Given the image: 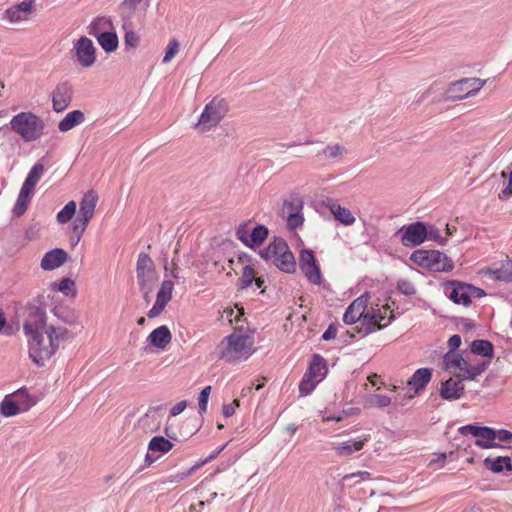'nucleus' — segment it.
<instances>
[{
  "instance_id": "obj_19",
  "label": "nucleus",
  "mask_w": 512,
  "mask_h": 512,
  "mask_svg": "<svg viewBox=\"0 0 512 512\" xmlns=\"http://www.w3.org/2000/svg\"><path fill=\"white\" fill-rule=\"evenodd\" d=\"M33 4V0H24L18 5L8 8L4 13V19L10 23L26 21L33 10Z\"/></svg>"
},
{
  "instance_id": "obj_8",
  "label": "nucleus",
  "mask_w": 512,
  "mask_h": 512,
  "mask_svg": "<svg viewBox=\"0 0 512 512\" xmlns=\"http://www.w3.org/2000/svg\"><path fill=\"white\" fill-rule=\"evenodd\" d=\"M485 84L486 80L480 78H463L452 82L446 90V95L451 100H462L475 95Z\"/></svg>"
},
{
  "instance_id": "obj_53",
  "label": "nucleus",
  "mask_w": 512,
  "mask_h": 512,
  "mask_svg": "<svg viewBox=\"0 0 512 512\" xmlns=\"http://www.w3.org/2000/svg\"><path fill=\"white\" fill-rule=\"evenodd\" d=\"M316 262L315 256L311 250L303 249L300 253L299 266L300 269L313 265Z\"/></svg>"
},
{
  "instance_id": "obj_16",
  "label": "nucleus",
  "mask_w": 512,
  "mask_h": 512,
  "mask_svg": "<svg viewBox=\"0 0 512 512\" xmlns=\"http://www.w3.org/2000/svg\"><path fill=\"white\" fill-rule=\"evenodd\" d=\"M370 440V435L359 437L358 439H348L342 442L332 443V450L338 457H348L355 452L362 450L365 444Z\"/></svg>"
},
{
  "instance_id": "obj_14",
  "label": "nucleus",
  "mask_w": 512,
  "mask_h": 512,
  "mask_svg": "<svg viewBox=\"0 0 512 512\" xmlns=\"http://www.w3.org/2000/svg\"><path fill=\"white\" fill-rule=\"evenodd\" d=\"M461 434L470 433L477 437L475 444L481 448L495 447L494 429L485 426L466 425L459 428Z\"/></svg>"
},
{
  "instance_id": "obj_42",
  "label": "nucleus",
  "mask_w": 512,
  "mask_h": 512,
  "mask_svg": "<svg viewBox=\"0 0 512 512\" xmlns=\"http://www.w3.org/2000/svg\"><path fill=\"white\" fill-rule=\"evenodd\" d=\"M320 383L315 378H312L310 375L305 373L303 378L299 384V393L300 396H307L312 393V391L316 388V386Z\"/></svg>"
},
{
  "instance_id": "obj_58",
  "label": "nucleus",
  "mask_w": 512,
  "mask_h": 512,
  "mask_svg": "<svg viewBox=\"0 0 512 512\" xmlns=\"http://www.w3.org/2000/svg\"><path fill=\"white\" fill-rule=\"evenodd\" d=\"M427 239L434 240L440 245H445L447 242V237H442L439 229L435 227H430L427 229Z\"/></svg>"
},
{
  "instance_id": "obj_62",
  "label": "nucleus",
  "mask_w": 512,
  "mask_h": 512,
  "mask_svg": "<svg viewBox=\"0 0 512 512\" xmlns=\"http://www.w3.org/2000/svg\"><path fill=\"white\" fill-rule=\"evenodd\" d=\"M33 192L34 191L30 190L29 188L22 186L17 201L28 204L31 200Z\"/></svg>"
},
{
  "instance_id": "obj_23",
  "label": "nucleus",
  "mask_w": 512,
  "mask_h": 512,
  "mask_svg": "<svg viewBox=\"0 0 512 512\" xmlns=\"http://www.w3.org/2000/svg\"><path fill=\"white\" fill-rule=\"evenodd\" d=\"M327 207L334 218L345 226H351L355 223L356 218L353 213L346 207L341 206L338 202L330 200Z\"/></svg>"
},
{
  "instance_id": "obj_6",
  "label": "nucleus",
  "mask_w": 512,
  "mask_h": 512,
  "mask_svg": "<svg viewBox=\"0 0 512 512\" xmlns=\"http://www.w3.org/2000/svg\"><path fill=\"white\" fill-rule=\"evenodd\" d=\"M136 276L140 289H144L146 294L151 293L157 281V274L153 260L146 253L138 255Z\"/></svg>"
},
{
  "instance_id": "obj_43",
  "label": "nucleus",
  "mask_w": 512,
  "mask_h": 512,
  "mask_svg": "<svg viewBox=\"0 0 512 512\" xmlns=\"http://www.w3.org/2000/svg\"><path fill=\"white\" fill-rule=\"evenodd\" d=\"M493 277L498 280L512 281V260H506L493 271Z\"/></svg>"
},
{
  "instance_id": "obj_60",
  "label": "nucleus",
  "mask_w": 512,
  "mask_h": 512,
  "mask_svg": "<svg viewBox=\"0 0 512 512\" xmlns=\"http://www.w3.org/2000/svg\"><path fill=\"white\" fill-rule=\"evenodd\" d=\"M494 439H497L500 442H509L512 439V432L506 429H494Z\"/></svg>"
},
{
  "instance_id": "obj_52",
  "label": "nucleus",
  "mask_w": 512,
  "mask_h": 512,
  "mask_svg": "<svg viewBox=\"0 0 512 512\" xmlns=\"http://www.w3.org/2000/svg\"><path fill=\"white\" fill-rule=\"evenodd\" d=\"M198 468H200V465H194L186 472H179L175 475L170 476L169 479L166 480L165 482L166 483H179V482L185 480L190 475H192Z\"/></svg>"
},
{
  "instance_id": "obj_55",
  "label": "nucleus",
  "mask_w": 512,
  "mask_h": 512,
  "mask_svg": "<svg viewBox=\"0 0 512 512\" xmlns=\"http://www.w3.org/2000/svg\"><path fill=\"white\" fill-rule=\"evenodd\" d=\"M211 392V386H206L202 389L198 399L199 411L204 413L207 410L208 399Z\"/></svg>"
},
{
  "instance_id": "obj_63",
  "label": "nucleus",
  "mask_w": 512,
  "mask_h": 512,
  "mask_svg": "<svg viewBox=\"0 0 512 512\" xmlns=\"http://www.w3.org/2000/svg\"><path fill=\"white\" fill-rule=\"evenodd\" d=\"M239 406V401L237 399L233 400L229 404H225L222 408V413L225 417H231L236 410V407Z\"/></svg>"
},
{
  "instance_id": "obj_41",
  "label": "nucleus",
  "mask_w": 512,
  "mask_h": 512,
  "mask_svg": "<svg viewBox=\"0 0 512 512\" xmlns=\"http://www.w3.org/2000/svg\"><path fill=\"white\" fill-rule=\"evenodd\" d=\"M346 153V148L341 144L327 145L320 152L319 156H323L326 159H335Z\"/></svg>"
},
{
  "instance_id": "obj_22",
  "label": "nucleus",
  "mask_w": 512,
  "mask_h": 512,
  "mask_svg": "<svg viewBox=\"0 0 512 512\" xmlns=\"http://www.w3.org/2000/svg\"><path fill=\"white\" fill-rule=\"evenodd\" d=\"M462 381L463 380H460L459 378L457 380L449 378L442 382L440 396L445 400L459 399L464 392V385L462 384Z\"/></svg>"
},
{
  "instance_id": "obj_28",
  "label": "nucleus",
  "mask_w": 512,
  "mask_h": 512,
  "mask_svg": "<svg viewBox=\"0 0 512 512\" xmlns=\"http://www.w3.org/2000/svg\"><path fill=\"white\" fill-rule=\"evenodd\" d=\"M85 120L84 113L80 110H73L58 123V129L61 132H68L74 127L82 124Z\"/></svg>"
},
{
  "instance_id": "obj_11",
  "label": "nucleus",
  "mask_w": 512,
  "mask_h": 512,
  "mask_svg": "<svg viewBox=\"0 0 512 512\" xmlns=\"http://www.w3.org/2000/svg\"><path fill=\"white\" fill-rule=\"evenodd\" d=\"M45 336H47V347L40 349V354L44 358H52L60 347V344L67 341L70 338V332L67 328L50 324L44 330Z\"/></svg>"
},
{
  "instance_id": "obj_34",
  "label": "nucleus",
  "mask_w": 512,
  "mask_h": 512,
  "mask_svg": "<svg viewBox=\"0 0 512 512\" xmlns=\"http://www.w3.org/2000/svg\"><path fill=\"white\" fill-rule=\"evenodd\" d=\"M29 407L22 409L20 405L12 400V396H6L0 404V413L3 416L11 417L19 414L22 410H27Z\"/></svg>"
},
{
  "instance_id": "obj_9",
  "label": "nucleus",
  "mask_w": 512,
  "mask_h": 512,
  "mask_svg": "<svg viewBox=\"0 0 512 512\" xmlns=\"http://www.w3.org/2000/svg\"><path fill=\"white\" fill-rule=\"evenodd\" d=\"M71 53L75 62L83 68L92 67L97 60L96 47L93 41L86 36H81L73 41Z\"/></svg>"
},
{
  "instance_id": "obj_54",
  "label": "nucleus",
  "mask_w": 512,
  "mask_h": 512,
  "mask_svg": "<svg viewBox=\"0 0 512 512\" xmlns=\"http://www.w3.org/2000/svg\"><path fill=\"white\" fill-rule=\"evenodd\" d=\"M250 231L248 229V223L241 224L236 230L237 238L246 246L249 247Z\"/></svg>"
},
{
  "instance_id": "obj_46",
  "label": "nucleus",
  "mask_w": 512,
  "mask_h": 512,
  "mask_svg": "<svg viewBox=\"0 0 512 512\" xmlns=\"http://www.w3.org/2000/svg\"><path fill=\"white\" fill-rule=\"evenodd\" d=\"M123 24H122V28L123 30L125 31V36H124V42L127 46H130V47H137L138 44H139V37L138 35L132 30V22L131 21H128V26L126 28V22L125 21H122Z\"/></svg>"
},
{
  "instance_id": "obj_35",
  "label": "nucleus",
  "mask_w": 512,
  "mask_h": 512,
  "mask_svg": "<svg viewBox=\"0 0 512 512\" xmlns=\"http://www.w3.org/2000/svg\"><path fill=\"white\" fill-rule=\"evenodd\" d=\"M269 230L264 225H257L250 233L249 247L256 248L263 244L268 237Z\"/></svg>"
},
{
  "instance_id": "obj_24",
  "label": "nucleus",
  "mask_w": 512,
  "mask_h": 512,
  "mask_svg": "<svg viewBox=\"0 0 512 512\" xmlns=\"http://www.w3.org/2000/svg\"><path fill=\"white\" fill-rule=\"evenodd\" d=\"M147 340L151 345L163 350L171 342L172 335L169 328L166 325H162L154 329L149 334Z\"/></svg>"
},
{
  "instance_id": "obj_39",
  "label": "nucleus",
  "mask_w": 512,
  "mask_h": 512,
  "mask_svg": "<svg viewBox=\"0 0 512 512\" xmlns=\"http://www.w3.org/2000/svg\"><path fill=\"white\" fill-rule=\"evenodd\" d=\"M361 322V328L359 332L367 335L374 331L380 330L379 324L376 323L375 315L371 314L370 311H367L363 316Z\"/></svg>"
},
{
  "instance_id": "obj_5",
  "label": "nucleus",
  "mask_w": 512,
  "mask_h": 512,
  "mask_svg": "<svg viewBox=\"0 0 512 512\" xmlns=\"http://www.w3.org/2000/svg\"><path fill=\"white\" fill-rule=\"evenodd\" d=\"M411 260L422 267L438 272L450 271L454 267L453 261L446 254L437 250L414 251Z\"/></svg>"
},
{
  "instance_id": "obj_26",
  "label": "nucleus",
  "mask_w": 512,
  "mask_h": 512,
  "mask_svg": "<svg viewBox=\"0 0 512 512\" xmlns=\"http://www.w3.org/2000/svg\"><path fill=\"white\" fill-rule=\"evenodd\" d=\"M448 285L451 286V291L448 295L450 300H452L455 304H462L464 306L470 305L467 284L452 281Z\"/></svg>"
},
{
  "instance_id": "obj_29",
  "label": "nucleus",
  "mask_w": 512,
  "mask_h": 512,
  "mask_svg": "<svg viewBox=\"0 0 512 512\" xmlns=\"http://www.w3.org/2000/svg\"><path fill=\"white\" fill-rule=\"evenodd\" d=\"M432 377V370L429 368H420L417 369L413 375L408 380L407 384L415 389V391H419L424 388Z\"/></svg>"
},
{
  "instance_id": "obj_25",
  "label": "nucleus",
  "mask_w": 512,
  "mask_h": 512,
  "mask_svg": "<svg viewBox=\"0 0 512 512\" xmlns=\"http://www.w3.org/2000/svg\"><path fill=\"white\" fill-rule=\"evenodd\" d=\"M327 372L328 366L325 358L319 354H314L305 373L321 382L326 377Z\"/></svg>"
},
{
  "instance_id": "obj_38",
  "label": "nucleus",
  "mask_w": 512,
  "mask_h": 512,
  "mask_svg": "<svg viewBox=\"0 0 512 512\" xmlns=\"http://www.w3.org/2000/svg\"><path fill=\"white\" fill-rule=\"evenodd\" d=\"M76 202L69 201L56 215V220L59 224L68 223L76 213Z\"/></svg>"
},
{
  "instance_id": "obj_56",
  "label": "nucleus",
  "mask_w": 512,
  "mask_h": 512,
  "mask_svg": "<svg viewBox=\"0 0 512 512\" xmlns=\"http://www.w3.org/2000/svg\"><path fill=\"white\" fill-rule=\"evenodd\" d=\"M398 289L402 294L407 296H411L416 293L415 286L412 284V282L406 279H400L398 281Z\"/></svg>"
},
{
  "instance_id": "obj_18",
  "label": "nucleus",
  "mask_w": 512,
  "mask_h": 512,
  "mask_svg": "<svg viewBox=\"0 0 512 512\" xmlns=\"http://www.w3.org/2000/svg\"><path fill=\"white\" fill-rule=\"evenodd\" d=\"M28 337V346H29V357L37 366H44L45 363L51 358H44L42 354H40V349H44L47 347V336H44V331L42 333H37L33 335H29Z\"/></svg>"
},
{
  "instance_id": "obj_33",
  "label": "nucleus",
  "mask_w": 512,
  "mask_h": 512,
  "mask_svg": "<svg viewBox=\"0 0 512 512\" xmlns=\"http://www.w3.org/2000/svg\"><path fill=\"white\" fill-rule=\"evenodd\" d=\"M43 173H44V165L39 162L36 163L30 169L22 186L34 191V189H35L37 183L39 182V180L41 179Z\"/></svg>"
},
{
  "instance_id": "obj_31",
  "label": "nucleus",
  "mask_w": 512,
  "mask_h": 512,
  "mask_svg": "<svg viewBox=\"0 0 512 512\" xmlns=\"http://www.w3.org/2000/svg\"><path fill=\"white\" fill-rule=\"evenodd\" d=\"M484 466L494 473H501L504 469L512 470L511 459L507 456H498L496 458L487 457L484 460Z\"/></svg>"
},
{
  "instance_id": "obj_21",
  "label": "nucleus",
  "mask_w": 512,
  "mask_h": 512,
  "mask_svg": "<svg viewBox=\"0 0 512 512\" xmlns=\"http://www.w3.org/2000/svg\"><path fill=\"white\" fill-rule=\"evenodd\" d=\"M68 259L65 250L55 248L44 254L40 266L45 271H51L62 266Z\"/></svg>"
},
{
  "instance_id": "obj_37",
  "label": "nucleus",
  "mask_w": 512,
  "mask_h": 512,
  "mask_svg": "<svg viewBox=\"0 0 512 512\" xmlns=\"http://www.w3.org/2000/svg\"><path fill=\"white\" fill-rule=\"evenodd\" d=\"M173 446V443L163 436H155L150 440L148 449L151 452L167 453Z\"/></svg>"
},
{
  "instance_id": "obj_17",
  "label": "nucleus",
  "mask_w": 512,
  "mask_h": 512,
  "mask_svg": "<svg viewBox=\"0 0 512 512\" xmlns=\"http://www.w3.org/2000/svg\"><path fill=\"white\" fill-rule=\"evenodd\" d=\"M73 88L68 82L57 84L52 92V107L55 112H63L71 103Z\"/></svg>"
},
{
  "instance_id": "obj_1",
  "label": "nucleus",
  "mask_w": 512,
  "mask_h": 512,
  "mask_svg": "<svg viewBox=\"0 0 512 512\" xmlns=\"http://www.w3.org/2000/svg\"><path fill=\"white\" fill-rule=\"evenodd\" d=\"M253 344L251 336L236 330L219 343V358L229 363L247 360L255 352Z\"/></svg>"
},
{
  "instance_id": "obj_36",
  "label": "nucleus",
  "mask_w": 512,
  "mask_h": 512,
  "mask_svg": "<svg viewBox=\"0 0 512 512\" xmlns=\"http://www.w3.org/2000/svg\"><path fill=\"white\" fill-rule=\"evenodd\" d=\"M471 352L475 355L492 358L493 345L487 340H474L470 345Z\"/></svg>"
},
{
  "instance_id": "obj_3",
  "label": "nucleus",
  "mask_w": 512,
  "mask_h": 512,
  "mask_svg": "<svg viewBox=\"0 0 512 512\" xmlns=\"http://www.w3.org/2000/svg\"><path fill=\"white\" fill-rule=\"evenodd\" d=\"M10 127L25 142H33L44 134L43 120L32 112H20L10 120Z\"/></svg>"
},
{
  "instance_id": "obj_27",
  "label": "nucleus",
  "mask_w": 512,
  "mask_h": 512,
  "mask_svg": "<svg viewBox=\"0 0 512 512\" xmlns=\"http://www.w3.org/2000/svg\"><path fill=\"white\" fill-rule=\"evenodd\" d=\"M87 30L89 35L96 37L101 33L114 30V25L110 17L98 16L89 24Z\"/></svg>"
},
{
  "instance_id": "obj_32",
  "label": "nucleus",
  "mask_w": 512,
  "mask_h": 512,
  "mask_svg": "<svg viewBox=\"0 0 512 512\" xmlns=\"http://www.w3.org/2000/svg\"><path fill=\"white\" fill-rule=\"evenodd\" d=\"M143 0H123L119 6V15L122 21L128 23L135 15L136 10ZM128 24H126V27Z\"/></svg>"
},
{
  "instance_id": "obj_45",
  "label": "nucleus",
  "mask_w": 512,
  "mask_h": 512,
  "mask_svg": "<svg viewBox=\"0 0 512 512\" xmlns=\"http://www.w3.org/2000/svg\"><path fill=\"white\" fill-rule=\"evenodd\" d=\"M54 315L68 325H74L77 322V315L68 308H55Z\"/></svg>"
},
{
  "instance_id": "obj_49",
  "label": "nucleus",
  "mask_w": 512,
  "mask_h": 512,
  "mask_svg": "<svg viewBox=\"0 0 512 512\" xmlns=\"http://www.w3.org/2000/svg\"><path fill=\"white\" fill-rule=\"evenodd\" d=\"M58 290L66 296H68V295L75 296V294H76L75 282L70 278H63L58 285Z\"/></svg>"
},
{
  "instance_id": "obj_20",
  "label": "nucleus",
  "mask_w": 512,
  "mask_h": 512,
  "mask_svg": "<svg viewBox=\"0 0 512 512\" xmlns=\"http://www.w3.org/2000/svg\"><path fill=\"white\" fill-rule=\"evenodd\" d=\"M368 298L366 296H360L355 299L346 309L343 315V321L346 324H354L357 321H361L365 315L367 308Z\"/></svg>"
},
{
  "instance_id": "obj_30",
  "label": "nucleus",
  "mask_w": 512,
  "mask_h": 512,
  "mask_svg": "<svg viewBox=\"0 0 512 512\" xmlns=\"http://www.w3.org/2000/svg\"><path fill=\"white\" fill-rule=\"evenodd\" d=\"M95 38L97 39L98 44L106 53L114 52L118 48L119 40L114 30L101 33Z\"/></svg>"
},
{
  "instance_id": "obj_40",
  "label": "nucleus",
  "mask_w": 512,
  "mask_h": 512,
  "mask_svg": "<svg viewBox=\"0 0 512 512\" xmlns=\"http://www.w3.org/2000/svg\"><path fill=\"white\" fill-rule=\"evenodd\" d=\"M301 271L304 273L310 283L315 285L321 284L322 275L317 262L313 263V265L311 264L302 268Z\"/></svg>"
},
{
  "instance_id": "obj_10",
  "label": "nucleus",
  "mask_w": 512,
  "mask_h": 512,
  "mask_svg": "<svg viewBox=\"0 0 512 512\" xmlns=\"http://www.w3.org/2000/svg\"><path fill=\"white\" fill-rule=\"evenodd\" d=\"M98 202V195L94 190H89L80 201L79 213L74 220V229L77 232L85 231L90 220L93 218Z\"/></svg>"
},
{
  "instance_id": "obj_44",
  "label": "nucleus",
  "mask_w": 512,
  "mask_h": 512,
  "mask_svg": "<svg viewBox=\"0 0 512 512\" xmlns=\"http://www.w3.org/2000/svg\"><path fill=\"white\" fill-rule=\"evenodd\" d=\"M174 288V284L170 280H165L162 282L161 287L157 293L156 300L167 305L168 302L172 298V291Z\"/></svg>"
},
{
  "instance_id": "obj_4",
  "label": "nucleus",
  "mask_w": 512,
  "mask_h": 512,
  "mask_svg": "<svg viewBox=\"0 0 512 512\" xmlns=\"http://www.w3.org/2000/svg\"><path fill=\"white\" fill-rule=\"evenodd\" d=\"M229 111L228 103L218 97H214L205 105L195 128L200 133H207L216 128Z\"/></svg>"
},
{
  "instance_id": "obj_2",
  "label": "nucleus",
  "mask_w": 512,
  "mask_h": 512,
  "mask_svg": "<svg viewBox=\"0 0 512 512\" xmlns=\"http://www.w3.org/2000/svg\"><path fill=\"white\" fill-rule=\"evenodd\" d=\"M260 256L274 264L286 273H292L296 268V261L287 242L280 237H274L269 245L260 251Z\"/></svg>"
},
{
  "instance_id": "obj_7",
  "label": "nucleus",
  "mask_w": 512,
  "mask_h": 512,
  "mask_svg": "<svg viewBox=\"0 0 512 512\" xmlns=\"http://www.w3.org/2000/svg\"><path fill=\"white\" fill-rule=\"evenodd\" d=\"M303 207L304 201L298 194L292 193L283 200L282 216L286 218L289 229L293 230L303 225Z\"/></svg>"
},
{
  "instance_id": "obj_12",
  "label": "nucleus",
  "mask_w": 512,
  "mask_h": 512,
  "mask_svg": "<svg viewBox=\"0 0 512 512\" xmlns=\"http://www.w3.org/2000/svg\"><path fill=\"white\" fill-rule=\"evenodd\" d=\"M398 234H401V243L406 246H417L427 239V228L423 222H414L403 226Z\"/></svg>"
},
{
  "instance_id": "obj_59",
  "label": "nucleus",
  "mask_w": 512,
  "mask_h": 512,
  "mask_svg": "<svg viewBox=\"0 0 512 512\" xmlns=\"http://www.w3.org/2000/svg\"><path fill=\"white\" fill-rule=\"evenodd\" d=\"M447 459L446 453H438L433 454L432 458L429 460V466L437 465L438 468H442L445 465V461Z\"/></svg>"
},
{
  "instance_id": "obj_50",
  "label": "nucleus",
  "mask_w": 512,
  "mask_h": 512,
  "mask_svg": "<svg viewBox=\"0 0 512 512\" xmlns=\"http://www.w3.org/2000/svg\"><path fill=\"white\" fill-rule=\"evenodd\" d=\"M371 314L375 315L376 323L379 324L380 329L386 327L390 323V318L387 317L388 309L384 308V311L381 309H371Z\"/></svg>"
},
{
  "instance_id": "obj_13",
  "label": "nucleus",
  "mask_w": 512,
  "mask_h": 512,
  "mask_svg": "<svg viewBox=\"0 0 512 512\" xmlns=\"http://www.w3.org/2000/svg\"><path fill=\"white\" fill-rule=\"evenodd\" d=\"M443 368L454 373L460 380H467L466 375L470 372V362L460 354L448 351L443 356Z\"/></svg>"
},
{
  "instance_id": "obj_64",
  "label": "nucleus",
  "mask_w": 512,
  "mask_h": 512,
  "mask_svg": "<svg viewBox=\"0 0 512 512\" xmlns=\"http://www.w3.org/2000/svg\"><path fill=\"white\" fill-rule=\"evenodd\" d=\"M467 288H468L470 302L472 301L473 298H481V297L485 296V292L481 288L475 287L470 284H467Z\"/></svg>"
},
{
  "instance_id": "obj_48",
  "label": "nucleus",
  "mask_w": 512,
  "mask_h": 512,
  "mask_svg": "<svg viewBox=\"0 0 512 512\" xmlns=\"http://www.w3.org/2000/svg\"><path fill=\"white\" fill-rule=\"evenodd\" d=\"M179 52V42L177 39H171L166 47L163 63H169Z\"/></svg>"
},
{
  "instance_id": "obj_15",
  "label": "nucleus",
  "mask_w": 512,
  "mask_h": 512,
  "mask_svg": "<svg viewBox=\"0 0 512 512\" xmlns=\"http://www.w3.org/2000/svg\"><path fill=\"white\" fill-rule=\"evenodd\" d=\"M46 313L44 309L32 307L29 309L28 316L23 323V331L26 336L42 333L45 330Z\"/></svg>"
},
{
  "instance_id": "obj_61",
  "label": "nucleus",
  "mask_w": 512,
  "mask_h": 512,
  "mask_svg": "<svg viewBox=\"0 0 512 512\" xmlns=\"http://www.w3.org/2000/svg\"><path fill=\"white\" fill-rule=\"evenodd\" d=\"M165 307V304L156 300L153 307L148 311L147 316L149 318H155L163 312Z\"/></svg>"
},
{
  "instance_id": "obj_51",
  "label": "nucleus",
  "mask_w": 512,
  "mask_h": 512,
  "mask_svg": "<svg viewBox=\"0 0 512 512\" xmlns=\"http://www.w3.org/2000/svg\"><path fill=\"white\" fill-rule=\"evenodd\" d=\"M489 362L482 361L477 364H471L470 363V372L467 373L466 379L474 380L477 376L482 374L488 366Z\"/></svg>"
},
{
  "instance_id": "obj_47",
  "label": "nucleus",
  "mask_w": 512,
  "mask_h": 512,
  "mask_svg": "<svg viewBox=\"0 0 512 512\" xmlns=\"http://www.w3.org/2000/svg\"><path fill=\"white\" fill-rule=\"evenodd\" d=\"M255 279V271L251 266H245L242 271V276L238 280V286L241 289L249 287Z\"/></svg>"
},
{
  "instance_id": "obj_57",
  "label": "nucleus",
  "mask_w": 512,
  "mask_h": 512,
  "mask_svg": "<svg viewBox=\"0 0 512 512\" xmlns=\"http://www.w3.org/2000/svg\"><path fill=\"white\" fill-rule=\"evenodd\" d=\"M370 403L375 407L382 408L390 405L391 399L386 395L376 394L371 397Z\"/></svg>"
}]
</instances>
